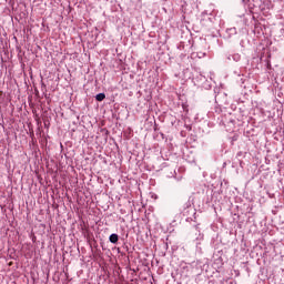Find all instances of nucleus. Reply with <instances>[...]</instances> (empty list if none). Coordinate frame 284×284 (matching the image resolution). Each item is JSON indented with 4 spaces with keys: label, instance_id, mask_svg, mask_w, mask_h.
Wrapping results in <instances>:
<instances>
[{
    "label": "nucleus",
    "instance_id": "nucleus-2",
    "mask_svg": "<svg viewBox=\"0 0 284 284\" xmlns=\"http://www.w3.org/2000/svg\"><path fill=\"white\" fill-rule=\"evenodd\" d=\"M105 99V93H99L95 95L97 101H103Z\"/></svg>",
    "mask_w": 284,
    "mask_h": 284
},
{
    "label": "nucleus",
    "instance_id": "nucleus-1",
    "mask_svg": "<svg viewBox=\"0 0 284 284\" xmlns=\"http://www.w3.org/2000/svg\"><path fill=\"white\" fill-rule=\"evenodd\" d=\"M109 241L110 243H113V244L119 243V235L115 233L111 234L109 237Z\"/></svg>",
    "mask_w": 284,
    "mask_h": 284
}]
</instances>
